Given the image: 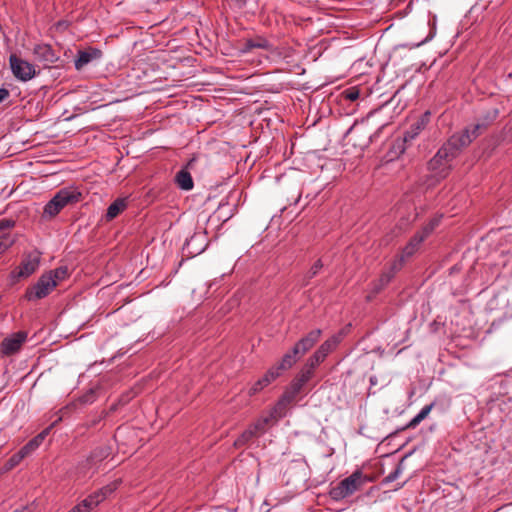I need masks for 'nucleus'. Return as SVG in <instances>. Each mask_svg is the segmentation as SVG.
I'll return each instance as SVG.
<instances>
[{"mask_svg":"<svg viewBox=\"0 0 512 512\" xmlns=\"http://www.w3.org/2000/svg\"><path fill=\"white\" fill-rule=\"evenodd\" d=\"M50 428H46L41 433H39L36 437H41V443L45 439V437L48 435Z\"/></svg>","mask_w":512,"mask_h":512,"instance_id":"38","label":"nucleus"},{"mask_svg":"<svg viewBox=\"0 0 512 512\" xmlns=\"http://www.w3.org/2000/svg\"><path fill=\"white\" fill-rule=\"evenodd\" d=\"M14 512H30V510L27 507H25V508H23L21 510H16Z\"/></svg>","mask_w":512,"mask_h":512,"instance_id":"43","label":"nucleus"},{"mask_svg":"<svg viewBox=\"0 0 512 512\" xmlns=\"http://www.w3.org/2000/svg\"><path fill=\"white\" fill-rule=\"evenodd\" d=\"M50 428H46L41 433H39L36 437H41V443L45 439V437L48 435Z\"/></svg>","mask_w":512,"mask_h":512,"instance_id":"40","label":"nucleus"},{"mask_svg":"<svg viewBox=\"0 0 512 512\" xmlns=\"http://www.w3.org/2000/svg\"><path fill=\"white\" fill-rule=\"evenodd\" d=\"M40 259L41 253L36 250L25 255L18 269L12 271L10 274L12 281L16 282L19 278H25L32 275L38 269Z\"/></svg>","mask_w":512,"mask_h":512,"instance_id":"4","label":"nucleus"},{"mask_svg":"<svg viewBox=\"0 0 512 512\" xmlns=\"http://www.w3.org/2000/svg\"><path fill=\"white\" fill-rule=\"evenodd\" d=\"M342 335H343L342 333H339L337 335H333L332 337H330L329 339L324 341L319 346V349L321 351H323L324 353H326V355H329L337 347V345L341 342Z\"/></svg>","mask_w":512,"mask_h":512,"instance_id":"22","label":"nucleus"},{"mask_svg":"<svg viewBox=\"0 0 512 512\" xmlns=\"http://www.w3.org/2000/svg\"><path fill=\"white\" fill-rule=\"evenodd\" d=\"M14 243V240L7 234L0 236V254L5 253Z\"/></svg>","mask_w":512,"mask_h":512,"instance_id":"26","label":"nucleus"},{"mask_svg":"<svg viewBox=\"0 0 512 512\" xmlns=\"http://www.w3.org/2000/svg\"><path fill=\"white\" fill-rule=\"evenodd\" d=\"M127 207L126 199L118 198L116 199L107 209L106 219L108 221L116 218L122 211H124Z\"/></svg>","mask_w":512,"mask_h":512,"instance_id":"18","label":"nucleus"},{"mask_svg":"<svg viewBox=\"0 0 512 512\" xmlns=\"http://www.w3.org/2000/svg\"><path fill=\"white\" fill-rule=\"evenodd\" d=\"M402 268V264L395 260L391 266L385 270L380 278L374 283L373 291L378 293L381 291L395 276V274Z\"/></svg>","mask_w":512,"mask_h":512,"instance_id":"15","label":"nucleus"},{"mask_svg":"<svg viewBox=\"0 0 512 512\" xmlns=\"http://www.w3.org/2000/svg\"><path fill=\"white\" fill-rule=\"evenodd\" d=\"M269 420L270 419L268 417L258 419L234 441V446L236 448H241L249 443L254 437L263 434Z\"/></svg>","mask_w":512,"mask_h":512,"instance_id":"7","label":"nucleus"},{"mask_svg":"<svg viewBox=\"0 0 512 512\" xmlns=\"http://www.w3.org/2000/svg\"><path fill=\"white\" fill-rule=\"evenodd\" d=\"M421 422L422 421L416 415L408 422V424L405 426V429H413L417 427Z\"/></svg>","mask_w":512,"mask_h":512,"instance_id":"33","label":"nucleus"},{"mask_svg":"<svg viewBox=\"0 0 512 512\" xmlns=\"http://www.w3.org/2000/svg\"><path fill=\"white\" fill-rule=\"evenodd\" d=\"M440 218L441 216L439 217H435L433 218L422 230L421 232L424 234V236H429L431 234V232L439 225V222H440Z\"/></svg>","mask_w":512,"mask_h":512,"instance_id":"30","label":"nucleus"},{"mask_svg":"<svg viewBox=\"0 0 512 512\" xmlns=\"http://www.w3.org/2000/svg\"><path fill=\"white\" fill-rule=\"evenodd\" d=\"M255 48L264 49V50H271L272 45L269 43V41L263 37L257 36L255 38H249L246 39L243 43V52H249Z\"/></svg>","mask_w":512,"mask_h":512,"instance_id":"17","label":"nucleus"},{"mask_svg":"<svg viewBox=\"0 0 512 512\" xmlns=\"http://www.w3.org/2000/svg\"><path fill=\"white\" fill-rule=\"evenodd\" d=\"M480 124L472 129H465L462 133L452 135L428 162L429 175L426 180L427 187H432L446 178L451 170V162L459 152L467 147L478 136Z\"/></svg>","mask_w":512,"mask_h":512,"instance_id":"1","label":"nucleus"},{"mask_svg":"<svg viewBox=\"0 0 512 512\" xmlns=\"http://www.w3.org/2000/svg\"><path fill=\"white\" fill-rule=\"evenodd\" d=\"M41 445V437H34L21 450L26 456L30 455Z\"/></svg>","mask_w":512,"mask_h":512,"instance_id":"23","label":"nucleus"},{"mask_svg":"<svg viewBox=\"0 0 512 512\" xmlns=\"http://www.w3.org/2000/svg\"><path fill=\"white\" fill-rule=\"evenodd\" d=\"M50 428H46L41 433H39L36 437H41V443L45 439V437L48 435Z\"/></svg>","mask_w":512,"mask_h":512,"instance_id":"39","label":"nucleus"},{"mask_svg":"<svg viewBox=\"0 0 512 512\" xmlns=\"http://www.w3.org/2000/svg\"><path fill=\"white\" fill-rule=\"evenodd\" d=\"M198 238V236L194 235L193 237H191V239L187 242V245L189 246L191 243H193L194 241H196Z\"/></svg>","mask_w":512,"mask_h":512,"instance_id":"42","label":"nucleus"},{"mask_svg":"<svg viewBox=\"0 0 512 512\" xmlns=\"http://www.w3.org/2000/svg\"><path fill=\"white\" fill-rule=\"evenodd\" d=\"M25 457H27L22 450L20 449L16 454L11 456L6 462V466L8 469H12L17 466Z\"/></svg>","mask_w":512,"mask_h":512,"instance_id":"25","label":"nucleus"},{"mask_svg":"<svg viewBox=\"0 0 512 512\" xmlns=\"http://www.w3.org/2000/svg\"><path fill=\"white\" fill-rule=\"evenodd\" d=\"M403 472V464L402 461L396 466L395 470L389 473L385 478L384 482L390 483L395 481Z\"/></svg>","mask_w":512,"mask_h":512,"instance_id":"27","label":"nucleus"},{"mask_svg":"<svg viewBox=\"0 0 512 512\" xmlns=\"http://www.w3.org/2000/svg\"><path fill=\"white\" fill-rule=\"evenodd\" d=\"M279 375L280 372L275 367H272L262 378L254 383V385L250 388L249 394L253 395L261 391L264 387L274 381Z\"/></svg>","mask_w":512,"mask_h":512,"instance_id":"16","label":"nucleus"},{"mask_svg":"<svg viewBox=\"0 0 512 512\" xmlns=\"http://www.w3.org/2000/svg\"><path fill=\"white\" fill-rule=\"evenodd\" d=\"M55 287L56 280L53 279L52 275L45 273L38 279L35 285L27 290L26 298L29 301L42 299L46 297Z\"/></svg>","mask_w":512,"mask_h":512,"instance_id":"5","label":"nucleus"},{"mask_svg":"<svg viewBox=\"0 0 512 512\" xmlns=\"http://www.w3.org/2000/svg\"><path fill=\"white\" fill-rule=\"evenodd\" d=\"M321 334V329H314L310 331L295 344L293 347L294 354H299V356L304 355L319 341Z\"/></svg>","mask_w":512,"mask_h":512,"instance_id":"9","label":"nucleus"},{"mask_svg":"<svg viewBox=\"0 0 512 512\" xmlns=\"http://www.w3.org/2000/svg\"><path fill=\"white\" fill-rule=\"evenodd\" d=\"M313 377L308 370H304L303 368L299 372V374L292 381L290 387L285 391L282 396L281 401L285 403L292 402L296 396L301 392L304 385Z\"/></svg>","mask_w":512,"mask_h":512,"instance_id":"8","label":"nucleus"},{"mask_svg":"<svg viewBox=\"0 0 512 512\" xmlns=\"http://www.w3.org/2000/svg\"><path fill=\"white\" fill-rule=\"evenodd\" d=\"M47 274L53 276V279L56 280V285H57L58 282L64 280L68 276V268L66 266H61V267L56 268L53 271H50Z\"/></svg>","mask_w":512,"mask_h":512,"instance_id":"24","label":"nucleus"},{"mask_svg":"<svg viewBox=\"0 0 512 512\" xmlns=\"http://www.w3.org/2000/svg\"><path fill=\"white\" fill-rule=\"evenodd\" d=\"M434 404L431 403L429 405H426L424 406L421 411L417 414V417L423 421L428 415L429 413L431 412L432 408H433Z\"/></svg>","mask_w":512,"mask_h":512,"instance_id":"32","label":"nucleus"},{"mask_svg":"<svg viewBox=\"0 0 512 512\" xmlns=\"http://www.w3.org/2000/svg\"><path fill=\"white\" fill-rule=\"evenodd\" d=\"M320 363V360H318L315 355H311L308 358L307 363L304 365L303 369L308 370L309 373L314 375V370Z\"/></svg>","mask_w":512,"mask_h":512,"instance_id":"29","label":"nucleus"},{"mask_svg":"<svg viewBox=\"0 0 512 512\" xmlns=\"http://www.w3.org/2000/svg\"><path fill=\"white\" fill-rule=\"evenodd\" d=\"M14 225V222L8 220L0 221V229L9 228Z\"/></svg>","mask_w":512,"mask_h":512,"instance_id":"35","label":"nucleus"},{"mask_svg":"<svg viewBox=\"0 0 512 512\" xmlns=\"http://www.w3.org/2000/svg\"><path fill=\"white\" fill-rule=\"evenodd\" d=\"M101 57L102 51L97 48L90 47L86 50H80L75 59V68L79 71L89 63L99 60Z\"/></svg>","mask_w":512,"mask_h":512,"instance_id":"13","label":"nucleus"},{"mask_svg":"<svg viewBox=\"0 0 512 512\" xmlns=\"http://www.w3.org/2000/svg\"><path fill=\"white\" fill-rule=\"evenodd\" d=\"M430 112H425L420 117H418L410 127L404 132L403 143L410 144L419 133L426 127L429 122Z\"/></svg>","mask_w":512,"mask_h":512,"instance_id":"11","label":"nucleus"},{"mask_svg":"<svg viewBox=\"0 0 512 512\" xmlns=\"http://www.w3.org/2000/svg\"><path fill=\"white\" fill-rule=\"evenodd\" d=\"M103 500V496H101L99 491H96L95 493L89 495L82 501V503L80 504L82 506V511L88 512L90 509L96 507Z\"/></svg>","mask_w":512,"mask_h":512,"instance_id":"21","label":"nucleus"},{"mask_svg":"<svg viewBox=\"0 0 512 512\" xmlns=\"http://www.w3.org/2000/svg\"><path fill=\"white\" fill-rule=\"evenodd\" d=\"M497 113L498 111L497 110H494L493 114L492 115H488L485 117V120H487V123H490L491 121H493L496 116H497Z\"/></svg>","mask_w":512,"mask_h":512,"instance_id":"41","label":"nucleus"},{"mask_svg":"<svg viewBox=\"0 0 512 512\" xmlns=\"http://www.w3.org/2000/svg\"><path fill=\"white\" fill-rule=\"evenodd\" d=\"M323 267V264L321 262V260H317L313 266L311 267V269L309 270L308 272V278H313L314 276H316L319 272V270Z\"/></svg>","mask_w":512,"mask_h":512,"instance_id":"31","label":"nucleus"},{"mask_svg":"<svg viewBox=\"0 0 512 512\" xmlns=\"http://www.w3.org/2000/svg\"><path fill=\"white\" fill-rule=\"evenodd\" d=\"M427 238V236H424V234L420 231L416 233L411 240L408 242V244L403 248L400 256L398 259H396L398 262H400L402 265L406 259L413 256L418 249L420 248L421 243Z\"/></svg>","mask_w":512,"mask_h":512,"instance_id":"14","label":"nucleus"},{"mask_svg":"<svg viewBox=\"0 0 512 512\" xmlns=\"http://www.w3.org/2000/svg\"><path fill=\"white\" fill-rule=\"evenodd\" d=\"M33 54L39 62L43 63L44 66H49L59 59L52 47L43 43L35 45Z\"/></svg>","mask_w":512,"mask_h":512,"instance_id":"12","label":"nucleus"},{"mask_svg":"<svg viewBox=\"0 0 512 512\" xmlns=\"http://www.w3.org/2000/svg\"><path fill=\"white\" fill-rule=\"evenodd\" d=\"M119 481L116 480L108 485H106L105 487L101 488L99 491V493L101 494V496H103V499H105L108 495L112 494L118 487L119 485Z\"/></svg>","mask_w":512,"mask_h":512,"instance_id":"28","label":"nucleus"},{"mask_svg":"<svg viewBox=\"0 0 512 512\" xmlns=\"http://www.w3.org/2000/svg\"><path fill=\"white\" fill-rule=\"evenodd\" d=\"M176 183L177 185L183 189V190H186V191H189L193 188L194 186V183H193V179L191 177V174L186 171L185 169H182L180 170L177 174H176Z\"/></svg>","mask_w":512,"mask_h":512,"instance_id":"19","label":"nucleus"},{"mask_svg":"<svg viewBox=\"0 0 512 512\" xmlns=\"http://www.w3.org/2000/svg\"><path fill=\"white\" fill-rule=\"evenodd\" d=\"M358 96H359V94H358L357 91L349 92L347 94V98L352 100V101L356 100L358 98Z\"/></svg>","mask_w":512,"mask_h":512,"instance_id":"37","label":"nucleus"},{"mask_svg":"<svg viewBox=\"0 0 512 512\" xmlns=\"http://www.w3.org/2000/svg\"><path fill=\"white\" fill-rule=\"evenodd\" d=\"M9 63L13 75L21 81H28L32 79L36 74V70L33 64L17 57L15 54L10 55Z\"/></svg>","mask_w":512,"mask_h":512,"instance_id":"6","label":"nucleus"},{"mask_svg":"<svg viewBox=\"0 0 512 512\" xmlns=\"http://www.w3.org/2000/svg\"><path fill=\"white\" fill-rule=\"evenodd\" d=\"M313 355H315V356H316V358H317L318 360H320V362H321V363H322V362L326 359V357L328 356V355H326V353H324L323 351H321L319 348L314 352V354H313Z\"/></svg>","mask_w":512,"mask_h":512,"instance_id":"34","label":"nucleus"},{"mask_svg":"<svg viewBox=\"0 0 512 512\" xmlns=\"http://www.w3.org/2000/svg\"><path fill=\"white\" fill-rule=\"evenodd\" d=\"M27 339V333L19 331L10 337L5 338L1 343V351L5 355H12L19 351L22 344Z\"/></svg>","mask_w":512,"mask_h":512,"instance_id":"10","label":"nucleus"},{"mask_svg":"<svg viewBox=\"0 0 512 512\" xmlns=\"http://www.w3.org/2000/svg\"><path fill=\"white\" fill-rule=\"evenodd\" d=\"M299 354H294L293 348L291 351L287 352L281 359L280 363L277 366H274L279 372L282 370L290 369L299 358Z\"/></svg>","mask_w":512,"mask_h":512,"instance_id":"20","label":"nucleus"},{"mask_svg":"<svg viewBox=\"0 0 512 512\" xmlns=\"http://www.w3.org/2000/svg\"><path fill=\"white\" fill-rule=\"evenodd\" d=\"M9 96V91L5 88L0 89V102L4 101Z\"/></svg>","mask_w":512,"mask_h":512,"instance_id":"36","label":"nucleus"},{"mask_svg":"<svg viewBox=\"0 0 512 512\" xmlns=\"http://www.w3.org/2000/svg\"><path fill=\"white\" fill-rule=\"evenodd\" d=\"M365 479L360 471H355L349 477L343 479L338 485L332 488L330 494L333 499H343L359 490Z\"/></svg>","mask_w":512,"mask_h":512,"instance_id":"3","label":"nucleus"},{"mask_svg":"<svg viewBox=\"0 0 512 512\" xmlns=\"http://www.w3.org/2000/svg\"><path fill=\"white\" fill-rule=\"evenodd\" d=\"M81 199V193L72 187L59 190L45 205L44 214L50 217L56 216L64 207L77 203Z\"/></svg>","mask_w":512,"mask_h":512,"instance_id":"2","label":"nucleus"}]
</instances>
